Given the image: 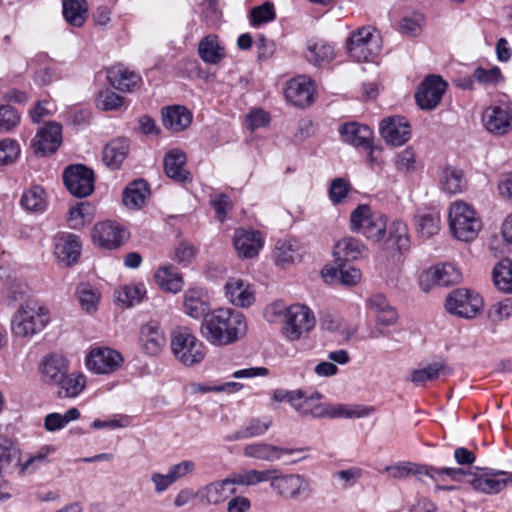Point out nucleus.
Listing matches in <instances>:
<instances>
[{"mask_svg":"<svg viewBox=\"0 0 512 512\" xmlns=\"http://www.w3.org/2000/svg\"><path fill=\"white\" fill-rule=\"evenodd\" d=\"M200 332L210 344L224 346L243 337L247 324L242 313L230 308H218L205 315Z\"/></svg>","mask_w":512,"mask_h":512,"instance_id":"nucleus-1","label":"nucleus"},{"mask_svg":"<svg viewBox=\"0 0 512 512\" xmlns=\"http://www.w3.org/2000/svg\"><path fill=\"white\" fill-rule=\"evenodd\" d=\"M448 220L452 235L461 241L474 240L481 229V221L474 208L461 200L451 203Z\"/></svg>","mask_w":512,"mask_h":512,"instance_id":"nucleus-2","label":"nucleus"},{"mask_svg":"<svg viewBox=\"0 0 512 512\" xmlns=\"http://www.w3.org/2000/svg\"><path fill=\"white\" fill-rule=\"evenodd\" d=\"M48 311L36 304L21 305L11 320L12 333L17 337L28 338L41 332L48 324Z\"/></svg>","mask_w":512,"mask_h":512,"instance_id":"nucleus-3","label":"nucleus"},{"mask_svg":"<svg viewBox=\"0 0 512 512\" xmlns=\"http://www.w3.org/2000/svg\"><path fill=\"white\" fill-rule=\"evenodd\" d=\"M171 349L175 357L186 366L198 364L205 357L202 342L186 327H180L172 333Z\"/></svg>","mask_w":512,"mask_h":512,"instance_id":"nucleus-4","label":"nucleus"},{"mask_svg":"<svg viewBox=\"0 0 512 512\" xmlns=\"http://www.w3.org/2000/svg\"><path fill=\"white\" fill-rule=\"evenodd\" d=\"M270 309L275 314L285 311V334L290 340L299 339L302 334L309 332L315 326V317L312 311L304 305H291L284 308L281 303L273 304Z\"/></svg>","mask_w":512,"mask_h":512,"instance_id":"nucleus-5","label":"nucleus"},{"mask_svg":"<svg viewBox=\"0 0 512 512\" xmlns=\"http://www.w3.org/2000/svg\"><path fill=\"white\" fill-rule=\"evenodd\" d=\"M350 227L367 239L379 242L386 234L387 221L382 214L373 213L369 206L359 205L351 213Z\"/></svg>","mask_w":512,"mask_h":512,"instance_id":"nucleus-6","label":"nucleus"},{"mask_svg":"<svg viewBox=\"0 0 512 512\" xmlns=\"http://www.w3.org/2000/svg\"><path fill=\"white\" fill-rule=\"evenodd\" d=\"M349 55L358 62L373 61L381 50L380 38L371 27L353 32L346 41Z\"/></svg>","mask_w":512,"mask_h":512,"instance_id":"nucleus-7","label":"nucleus"},{"mask_svg":"<svg viewBox=\"0 0 512 512\" xmlns=\"http://www.w3.org/2000/svg\"><path fill=\"white\" fill-rule=\"evenodd\" d=\"M445 306L449 313L469 319L480 313L483 308V300L474 291L457 289L448 295Z\"/></svg>","mask_w":512,"mask_h":512,"instance_id":"nucleus-8","label":"nucleus"},{"mask_svg":"<svg viewBox=\"0 0 512 512\" xmlns=\"http://www.w3.org/2000/svg\"><path fill=\"white\" fill-rule=\"evenodd\" d=\"M467 475V483H469L475 491L485 494H497L507 486V471L489 467H477L473 472Z\"/></svg>","mask_w":512,"mask_h":512,"instance_id":"nucleus-9","label":"nucleus"},{"mask_svg":"<svg viewBox=\"0 0 512 512\" xmlns=\"http://www.w3.org/2000/svg\"><path fill=\"white\" fill-rule=\"evenodd\" d=\"M68 191L79 198L89 196L94 190V172L82 164L70 165L63 172Z\"/></svg>","mask_w":512,"mask_h":512,"instance_id":"nucleus-10","label":"nucleus"},{"mask_svg":"<svg viewBox=\"0 0 512 512\" xmlns=\"http://www.w3.org/2000/svg\"><path fill=\"white\" fill-rule=\"evenodd\" d=\"M123 361L122 354L117 350L109 347H95L86 357V366L95 374H110L118 370Z\"/></svg>","mask_w":512,"mask_h":512,"instance_id":"nucleus-11","label":"nucleus"},{"mask_svg":"<svg viewBox=\"0 0 512 512\" xmlns=\"http://www.w3.org/2000/svg\"><path fill=\"white\" fill-rule=\"evenodd\" d=\"M447 83L438 75H430L420 84L415 99L422 110L435 109L445 93Z\"/></svg>","mask_w":512,"mask_h":512,"instance_id":"nucleus-12","label":"nucleus"},{"mask_svg":"<svg viewBox=\"0 0 512 512\" xmlns=\"http://www.w3.org/2000/svg\"><path fill=\"white\" fill-rule=\"evenodd\" d=\"M486 130L495 135H504L511 129L512 103L501 102L486 108L482 115Z\"/></svg>","mask_w":512,"mask_h":512,"instance_id":"nucleus-13","label":"nucleus"},{"mask_svg":"<svg viewBox=\"0 0 512 512\" xmlns=\"http://www.w3.org/2000/svg\"><path fill=\"white\" fill-rule=\"evenodd\" d=\"M91 237L93 243L100 248L116 249L126 240L127 232L116 222L104 221L94 225Z\"/></svg>","mask_w":512,"mask_h":512,"instance_id":"nucleus-14","label":"nucleus"},{"mask_svg":"<svg viewBox=\"0 0 512 512\" xmlns=\"http://www.w3.org/2000/svg\"><path fill=\"white\" fill-rule=\"evenodd\" d=\"M461 280V272L453 264L445 263L436 265L425 271L419 280L420 287L427 292L433 285L450 286L458 284Z\"/></svg>","mask_w":512,"mask_h":512,"instance_id":"nucleus-15","label":"nucleus"},{"mask_svg":"<svg viewBox=\"0 0 512 512\" xmlns=\"http://www.w3.org/2000/svg\"><path fill=\"white\" fill-rule=\"evenodd\" d=\"M270 486L278 495L286 499H296L310 490L309 482L298 474L271 475Z\"/></svg>","mask_w":512,"mask_h":512,"instance_id":"nucleus-16","label":"nucleus"},{"mask_svg":"<svg viewBox=\"0 0 512 512\" xmlns=\"http://www.w3.org/2000/svg\"><path fill=\"white\" fill-rule=\"evenodd\" d=\"M380 133L387 144L401 146L411 138V125L402 116L388 117L381 121Z\"/></svg>","mask_w":512,"mask_h":512,"instance_id":"nucleus-17","label":"nucleus"},{"mask_svg":"<svg viewBox=\"0 0 512 512\" xmlns=\"http://www.w3.org/2000/svg\"><path fill=\"white\" fill-rule=\"evenodd\" d=\"M62 142V126L58 122H48L32 140V147L37 154L45 156L54 153Z\"/></svg>","mask_w":512,"mask_h":512,"instance_id":"nucleus-18","label":"nucleus"},{"mask_svg":"<svg viewBox=\"0 0 512 512\" xmlns=\"http://www.w3.org/2000/svg\"><path fill=\"white\" fill-rule=\"evenodd\" d=\"M339 132L344 142L355 147H362L368 151L370 160H373V132L368 126L350 122L341 125Z\"/></svg>","mask_w":512,"mask_h":512,"instance_id":"nucleus-19","label":"nucleus"},{"mask_svg":"<svg viewBox=\"0 0 512 512\" xmlns=\"http://www.w3.org/2000/svg\"><path fill=\"white\" fill-rule=\"evenodd\" d=\"M139 341L142 350L150 355H158L166 344L164 331L159 322L148 321L140 328Z\"/></svg>","mask_w":512,"mask_h":512,"instance_id":"nucleus-20","label":"nucleus"},{"mask_svg":"<svg viewBox=\"0 0 512 512\" xmlns=\"http://www.w3.org/2000/svg\"><path fill=\"white\" fill-rule=\"evenodd\" d=\"M81 242L77 235L61 233L54 238V255L66 266L74 264L81 254Z\"/></svg>","mask_w":512,"mask_h":512,"instance_id":"nucleus-21","label":"nucleus"},{"mask_svg":"<svg viewBox=\"0 0 512 512\" xmlns=\"http://www.w3.org/2000/svg\"><path fill=\"white\" fill-rule=\"evenodd\" d=\"M374 412L373 407L355 404H319V410L314 411V417H330V418H363Z\"/></svg>","mask_w":512,"mask_h":512,"instance_id":"nucleus-22","label":"nucleus"},{"mask_svg":"<svg viewBox=\"0 0 512 512\" xmlns=\"http://www.w3.org/2000/svg\"><path fill=\"white\" fill-rule=\"evenodd\" d=\"M284 93L287 101L303 108L312 103L314 86L306 77H297L287 83Z\"/></svg>","mask_w":512,"mask_h":512,"instance_id":"nucleus-23","label":"nucleus"},{"mask_svg":"<svg viewBox=\"0 0 512 512\" xmlns=\"http://www.w3.org/2000/svg\"><path fill=\"white\" fill-rule=\"evenodd\" d=\"M107 79L115 89L121 92H132L142 84V77L122 64L111 66L107 70Z\"/></svg>","mask_w":512,"mask_h":512,"instance_id":"nucleus-24","label":"nucleus"},{"mask_svg":"<svg viewBox=\"0 0 512 512\" xmlns=\"http://www.w3.org/2000/svg\"><path fill=\"white\" fill-rule=\"evenodd\" d=\"M236 488L233 486L231 478L228 477L221 481H214L199 489L197 495L200 502L206 505H217L225 501L229 495L235 494Z\"/></svg>","mask_w":512,"mask_h":512,"instance_id":"nucleus-25","label":"nucleus"},{"mask_svg":"<svg viewBox=\"0 0 512 512\" xmlns=\"http://www.w3.org/2000/svg\"><path fill=\"white\" fill-rule=\"evenodd\" d=\"M304 450V448H282L268 443H253L244 447L243 454L248 458L273 462L279 460L284 454H295Z\"/></svg>","mask_w":512,"mask_h":512,"instance_id":"nucleus-26","label":"nucleus"},{"mask_svg":"<svg viewBox=\"0 0 512 512\" xmlns=\"http://www.w3.org/2000/svg\"><path fill=\"white\" fill-rule=\"evenodd\" d=\"M263 246L260 232L254 230L237 229L234 234V247L239 256L243 258L255 257Z\"/></svg>","mask_w":512,"mask_h":512,"instance_id":"nucleus-27","label":"nucleus"},{"mask_svg":"<svg viewBox=\"0 0 512 512\" xmlns=\"http://www.w3.org/2000/svg\"><path fill=\"white\" fill-rule=\"evenodd\" d=\"M183 300L184 312L194 318H204L210 313V303L206 293L199 288H190L185 291Z\"/></svg>","mask_w":512,"mask_h":512,"instance_id":"nucleus-28","label":"nucleus"},{"mask_svg":"<svg viewBox=\"0 0 512 512\" xmlns=\"http://www.w3.org/2000/svg\"><path fill=\"white\" fill-rule=\"evenodd\" d=\"M198 55L204 63L216 65L226 57L225 46L216 34H209L200 40Z\"/></svg>","mask_w":512,"mask_h":512,"instance_id":"nucleus-29","label":"nucleus"},{"mask_svg":"<svg viewBox=\"0 0 512 512\" xmlns=\"http://www.w3.org/2000/svg\"><path fill=\"white\" fill-rule=\"evenodd\" d=\"M192 117V113L180 105L168 106L162 110L163 125L173 132L187 129L192 123Z\"/></svg>","mask_w":512,"mask_h":512,"instance_id":"nucleus-30","label":"nucleus"},{"mask_svg":"<svg viewBox=\"0 0 512 512\" xmlns=\"http://www.w3.org/2000/svg\"><path fill=\"white\" fill-rule=\"evenodd\" d=\"M225 290L227 298L235 306L249 307L255 300L250 284L240 278H230Z\"/></svg>","mask_w":512,"mask_h":512,"instance_id":"nucleus-31","label":"nucleus"},{"mask_svg":"<svg viewBox=\"0 0 512 512\" xmlns=\"http://www.w3.org/2000/svg\"><path fill=\"white\" fill-rule=\"evenodd\" d=\"M164 171L167 177L176 182H185L190 173L184 168L187 161L186 154L180 149H172L164 156Z\"/></svg>","mask_w":512,"mask_h":512,"instance_id":"nucleus-32","label":"nucleus"},{"mask_svg":"<svg viewBox=\"0 0 512 512\" xmlns=\"http://www.w3.org/2000/svg\"><path fill=\"white\" fill-rule=\"evenodd\" d=\"M68 371V362L63 355H47L41 363V373L45 382L56 384Z\"/></svg>","mask_w":512,"mask_h":512,"instance_id":"nucleus-33","label":"nucleus"},{"mask_svg":"<svg viewBox=\"0 0 512 512\" xmlns=\"http://www.w3.org/2000/svg\"><path fill=\"white\" fill-rule=\"evenodd\" d=\"M439 183L441 189L448 194L461 193L467 185L462 170L450 165L440 169Z\"/></svg>","mask_w":512,"mask_h":512,"instance_id":"nucleus-34","label":"nucleus"},{"mask_svg":"<svg viewBox=\"0 0 512 512\" xmlns=\"http://www.w3.org/2000/svg\"><path fill=\"white\" fill-rule=\"evenodd\" d=\"M322 399V394L319 392H313L307 395L303 390L297 389L292 390V395L288 403L302 415H312L314 417V411L319 410V401Z\"/></svg>","mask_w":512,"mask_h":512,"instance_id":"nucleus-35","label":"nucleus"},{"mask_svg":"<svg viewBox=\"0 0 512 512\" xmlns=\"http://www.w3.org/2000/svg\"><path fill=\"white\" fill-rule=\"evenodd\" d=\"M452 370L443 362H433L425 367L412 371L409 381L415 386H422L428 381H435L441 376H447Z\"/></svg>","mask_w":512,"mask_h":512,"instance_id":"nucleus-36","label":"nucleus"},{"mask_svg":"<svg viewBox=\"0 0 512 512\" xmlns=\"http://www.w3.org/2000/svg\"><path fill=\"white\" fill-rule=\"evenodd\" d=\"M334 254L337 261H353L366 255L367 248L359 239L345 237L336 244Z\"/></svg>","mask_w":512,"mask_h":512,"instance_id":"nucleus-37","label":"nucleus"},{"mask_svg":"<svg viewBox=\"0 0 512 512\" xmlns=\"http://www.w3.org/2000/svg\"><path fill=\"white\" fill-rule=\"evenodd\" d=\"M129 144L125 139L111 140L103 150V161L111 169H118L128 155Z\"/></svg>","mask_w":512,"mask_h":512,"instance_id":"nucleus-38","label":"nucleus"},{"mask_svg":"<svg viewBox=\"0 0 512 512\" xmlns=\"http://www.w3.org/2000/svg\"><path fill=\"white\" fill-rule=\"evenodd\" d=\"M148 195V184L142 179L135 180L124 190L123 203L128 208L139 209L144 205Z\"/></svg>","mask_w":512,"mask_h":512,"instance_id":"nucleus-39","label":"nucleus"},{"mask_svg":"<svg viewBox=\"0 0 512 512\" xmlns=\"http://www.w3.org/2000/svg\"><path fill=\"white\" fill-rule=\"evenodd\" d=\"M156 283L166 292L177 293L183 287V279L176 268L167 265L160 267L154 275Z\"/></svg>","mask_w":512,"mask_h":512,"instance_id":"nucleus-40","label":"nucleus"},{"mask_svg":"<svg viewBox=\"0 0 512 512\" xmlns=\"http://www.w3.org/2000/svg\"><path fill=\"white\" fill-rule=\"evenodd\" d=\"M307 60L315 66L329 63L335 57L334 46L324 40L316 41L307 46Z\"/></svg>","mask_w":512,"mask_h":512,"instance_id":"nucleus-41","label":"nucleus"},{"mask_svg":"<svg viewBox=\"0 0 512 512\" xmlns=\"http://www.w3.org/2000/svg\"><path fill=\"white\" fill-rule=\"evenodd\" d=\"M300 256V245L297 240L285 239L276 243L274 257L278 265L294 263Z\"/></svg>","mask_w":512,"mask_h":512,"instance_id":"nucleus-42","label":"nucleus"},{"mask_svg":"<svg viewBox=\"0 0 512 512\" xmlns=\"http://www.w3.org/2000/svg\"><path fill=\"white\" fill-rule=\"evenodd\" d=\"M386 472L394 479L404 480L409 476H416L419 480H423V476H427L428 465H421L412 462H401L387 466Z\"/></svg>","mask_w":512,"mask_h":512,"instance_id":"nucleus-43","label":"nucleus"},{"mask_svg":"<svg viewBox=\"0 0 512 512\" xmlns=\"http://www.w3.org/2000/svg\"><path fill=\"white\" fill-rule=\"evenodd\" d=\"M56 384L59 385V397L74 398L84 390L86 380L82 374L66 373Z\"/></svg>","mask_w":512,"mask_h":512,"instance_id":"nucleus-44","label":"nucleus"},{"mask_svg":"<svg viewBox=\"0 0 512 512\" xmlns=\"http://www.w3.org/2000/svg\"><path fill=\"white\" fill-rule=\"evenodd\" d=\"M87 3L85 0H64L63 16L67 23L80 27L87 17Z\"/></svg>","mask_w":512,"mask_h":512,"instance_id":"nucleus-45","label":"nucleus"},{"mask_svg":"<svg viewBox=\"0 0 512 512\" xmlns=\"http://www.w3.org/2000/svg\"><path fill=\"white\" fill-rule=\"evenodd\" d=\"M20 203L27 211H44L46 208L44 189L37 185L30 187L23 192Z\"/></svg>","mask_w":512,"mask_h":512,"instance_id":"nucleus-46","label":"nucleus"},{"mask_svg":"<svg viewBox=\"0 0 512 512\" xmlns=\"http://www.w3.org/2000/svg\"><path fill=\"white\" fill-rule=\"evenodd\" d=\"M272 421L269 419H252L247 426L236 431L232 435L227 437L229 441H237L242 439H248L264 434L270 427Z\"/></svg>","mask_w":512,"mask_h":512,"instance_id":"nucleus-47","label":"nucleus"},{"mask_svg":"<svg viewBox=\"0 0 512 512\" xmlns=\"http://www.w3.org/2000/svg\"><path fill=\"white\" fill-rule=\"evenodd\" d=\"M495 286L505 292L512 293V261L502 260L493 270Z\"/></svg>","mask_w":512,"mask_h":512,"instance_id":"nucleus-48","label":"nucleus"},{"mask_svg":"<svg viewBox=\"0 0 512 512\" xmlns=\"http://www.w3.org/2000/svg\"><path fill=\"white\" fill-rule=\"evenodd\" d=\"M80 412L77 408H70L64 414L50 413L45 416L44 427L49 432L63 429L71 421L77 420Z\"/></svg>","mask_w":512,"mask_h":512,"instance_id":"nucleus-49","label":"nucleus"},{"mask_svg":"<svg viewBox=\"0 0 512 512\" xmlns=\"http://www.w3.org/2000/svg\"><path fill=\"white\" fill-rule=\"evenodd\" d=\"M276 470H248L242 473H236L232 475L231 481L234 485H245V486H252L256 485L261 482H265L271 479V475L276 473Z\"/></svg>","mask_w":512,"mask_h":512,"instance_id":"nucleus-50","label":"nucleus"},{"mask_svg":"<svg viewBox=\"0 0 512 512\" xmlns=\"http://www.w3.org/2000/svg\"><path fill=\"white\" fill-rule=\"evenodd\" d=\"M145 295L142 284L125 285L116 290V299L126 307L134 306L141 302Z\"/></svg>","mask_w":512,"mask_h":512,"instance_id":"nucleus-51","label":"nucleus"},{"mask_svg":"<svg viewBox=\"0 0 512 512\" xmlns=\"http://www.w3.org/2000/svg\"><path fill=\"white\" fill-rule=\"evenodd\" d=\"M388 242L399 252L409 247L407 225L402 221H394L389 227Z\"/></svg>","mask_w":512,"mask_h":512,"instance_id":"nucleus-52","label":"nucleus"},{"mask_svg":"<svg viewBox=\"0 0 512 512\" xmlns=\"http://www.w3.org/2000/svg\"><path fill=\"white\" fill-rule=\"evenodd\" d=\"M417 231L423 238H429L438 233L440 216L437 213L421 214L416 217Z\"/></svg>","mask_w":512,"mask_h":512,"instance_id":"nucleus-53","label":"nucleus"},{"mask_svg":"<svg viewBox=\"0 0 512 512\" xmlns=\"http://www.w3.org/2000/svg\"><path fill=\"white\" fill-rule=\"evenodd\" d=\"M275 17L276 13L274 5L270 2H265L264 4L256 6L250 10V24L254 27L271 22Z\"/></svg>","mask_w":512,"mask_h":512,"instance_id":"nucleus-54","label":"nucleus"},{"mask_svg":"<svg viewBox=\"0 0 512 512\" xmlns=\"http://www.w3.org/2000/svg\"><path fill=\"white\" fill-rule=\"evenodd\" d=\"M77 293L81 307L86 312L92 313L97 310L100 295L96 289L89 285L82 284L78 287Z\"/></svg>","mask_w":512,"mask_h":512,"instance_id":"nucleus-55","label":"nucleus"},{"mask_svg":"<svg viewBox=\"0 0 512 512\" xmlns=\"http://www.w3.org/2000/svg\"><path fill=\"white\" fill-rule=\"evenodd\" d=\"M363 476V470L357 466L336 471L332 474L333 479L341 483L342 488L353 487Z\"/></svg>","mask_w":512,"mask_h":512,"instance_id":"nucleus-56","label":"nucleus"},{"mask_svg":"<svg viewBox=\"0 0 512 512\" xmlns=\"http://www.w3.org/2000/svg\"><path fill=\"white\" fill-rule=\"evenodd\" d=\"M123 105L124 98L111 90L101 91L97 98V107L104 111L118 110Z\"/></svg>","mask_w":512,"mask_h":512,"instance_id":"nucleus-57","label":"nucleus"},{"mask_svg":"<svg viewBox=\"0 0 512 512\" xmlns=\"http://www.w3.org/2000/svg\"><path fill=\"white\" fill-rule=\"evenodd\" d=\"M473 77L480 84L485 86L489 85H497L499 82L503 80V75L499 67L495 66L491 69H485L482 67H478L473 72Z\"/></svg>","mask_w":512,"mask_h":512,"instance_id":"nucleus-58","label":"nucleus"},{"mask_svg":"<svg viewBox=\"0 0 512 512\" xmlns=\"http://www.w3.org/2000/svg\"><path fill=\"white\" fill-rule=\"evenodd\" d=\"M20 122L18 111L10 105L0 106V132H9Z\"/></svg>","mask_w":512,"mask_h":512,"instance_id":"nucleus-59","label":"nucleus"},{"mask_svg":"<svg viewBox=\"0 0 512 512\" xmlns=\"http://www.w3.org/2000/svg\"><path fill=\"white\" fill-rule=\"evenodd\" d=\"M471 471H465L462 468H436L433 466H428L427 477H430L432 480H442L443 476H448L454 481H460L462 477L468 478V473Z\"/></svg>","mask_w":512,"mask_h":512,"instance_id":"nucleus-60","label":"nucleus"},{"mask_svg":"<svg viewBox=\"0 0 512 512\" xmlns=\"http://www.w3.org/2000/svg\"><path fill=\"white\" fill-rule=\"evenodd\" d=\"M20 153V147L15 140L4 139L0 141V165L13 162Z\"/></svg>","mask_w":512,"mask_h":512,"instance_id":"nucleus-61","label":"nucleus"},{"mask_svg":"<svg viewBox=\"0 0 512 512\" xmlns=\"http://www.w3.org/2000/svg\"><path fill=\"white\" fill-rule=\"evenodd\" d=\"M493 322H501L512 316V299H505L492 305L488 312Z\"/></svg>","mask_w":512,"mask_h":512,"instance_id":"nucleus-62","label":"nucleus"},{"mask_svg":"<svg viewBox=\"0 0 512 512\" xmlns=\"http://www.w3.org/2000/svg\"><path fill=\"white\" fill-rule=\"evenodd\" d=\"M339 269H332L334 277L338 275L339 280L342 284L347 286L356 285L361 279V272L359 269L354 267L344 268L341 264H338Z\"/></svg>","mask_w":512,"mask_h":512,"instance_id":"nucleus-63","label":"nucleus"},{"mask_svg":"<svg viewBox=\"0 0 512 512\" xmlns=\"http://www.w3.org/2000/svg\"><path fill=\"white\" fill-rule=\"evenodd\" d=\"M195 248L188 242H181L174 250L173 260L187 266L195 257Z\"/></svg>","mask_w":512,"mask_h":512,"instance_id":"nucleus-64","label":"nucleus"}]
</instances>
